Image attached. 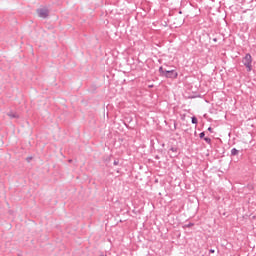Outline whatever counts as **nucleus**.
Instances as JSON below:
<instances>
[{"label": "nucleus", "mask_w": 256, "mask_h": 256, "mask_svg": "<svg viewBox=\"0 0 256 256\" xmlns=\"http://www.w3.org/2000/svg\"><path fill=\"white\" fill-rule=\"evenodd\" d=\"M158 71L160 77H165L166 79H177V77H179L177 70H167L163 68V66H160Z\"/></svg>", "instance_id": "f257e3e1"}, {"label": "nucleus", "mask_w": 256, "mask_h": 256, "mask_svg": "<svg viewBox=\"0 0 256 256\" xmlns=\"http://www.w3.org/2000/svg\"><path fill=\"white\" fill-rule=\"evenodd\" d=\"M242 63L246 67L248 73L253 71V57L250 53H247L245 57L242 58Z\"/></svg>", "instance_id": "f03ea898"}, {"label": "nucleus", "mask_w": 256, "mask_h": 256, "mask_svg": "<svg viewBox=\"0 0 256 256\" xmlns=\"http://www.w3.org/2000/svg\"><path fill=\"white\" fill-rule=\"evenodd\" d=\"M38 17L42 19H47L49 17V10L47 8H39L37 9Z\"/></svg>", "instance_id": "7ed1b4c3"}, {"label": "nucleus", "mask_w": 256, "mask_h": 256, "mask_svg": "<svg viewBox=\"0 0 256 256\" xmlns=\"http://www.w3.org/2000/svg\"><path fill=\"white\" fill-rule=\"evenodd\" d=\"M8 117H10V119H19V114L13 112V111H10L7 113Z\"/></svg>", "instance_id": "20e7f679"}, {"label": "nucleus", "mask_w": 256, "mask_h": 256, "mask_svg": "<svg viewBox=\"0 0 256 256\" xmlns=\"http://www.w3.org/2000/svg\"><path fill=\"white\" fill-rule=\"evenodd\" d=\"M231 155H232V157H235V156L239 155V150H237L236 148H233L231 150Z\"/></svg>", "instance_id": "39448f33"}, {"label": "nucleus", "mask_w": 256, "mask_h": 256, "mask_svg": "<svg viewBox=\"0 0 256 256\" xmlns=\"http://www.w3.org/2000/svg\"><path fill=\"white\" fill-rule=\"evenodd\" d=\"M191 119H192V124L197 125L198 123L197 117L193 116Z\"/></svg>", "instance_id": "423d86ee"}, {"label": "nucleus", "mask_w": 256, "mask_h": 256, "mask_svg": "<svg viewBox=\"0 0 256 256\" xmlns=\"http://www.w3.org/2000/svg\"><path fill=\"white\" fill-rule=\"evenodd\" d=\"M204 141H205L208 145H211V138L205 137V138H204Z\"/></svg>", "instance_id": "0eeeda50"}, {"label": "nucleus", "mask_w": 256, "mask_h": 256, "mask_svg": "<svg viewBox=\"0 0 256 256\" xmlns=\"http://www.w3.org/2000/svg\"><path fill=\"white\" fill-rule=\"evenodd\" d=\"M170 151H172V153H177L178 150H177V147H171Z\"/></svg>", "instance_id": "6e6552de"}, {"label": "nucleus", "mask_w": 256, "mask_h": 256, "mask_svg": "<svg viewBox=\"0 0 256 256\" xmlns=\"http://www.w3.org/2000/svg\"><path fill=\"white\" fill-rule=\"evenodd\" d=\"M199 137H200V139H204V138H205V132H201V133L199 134Z\"/></svg>", "instance_id": "1a4fd4ad"}, {"label": "nucleus", "mask_w": 256, "mask_h": 256, "mask_svg": "<svg viewBox=\"0 0 256 256\" xmlns=\"http://www.w3.org/2000/svg\"><path fill=\"white\" fill-rule=\"evenodd\" d=\"M113 165H119V160H115Z\"/></svg>", "instance_id": "9d476101"}, {"label": "nucleus", "mask_w": 256, "mask_h": 256, "mask_svg": "<svg viewBox=\"0 0 256 256\" xmlns=\"http://www.w3.org/2000/svg\"><path fill=\"white\" fill-rule=\"evenodd\" d=\"M208 131H209L210 133H213V128H212V127H209V128H208Z\"/></svg>", "instance_id": "9b49d317"}, {"label": "nucleus", "mask_w": 256, "mask_h": 256, "mask_svg": "<svg viewBox=\"0 0 256 256\" xmlns=\"http://www.w3.org/2000/svg\"><path fill=\"white\" fill-rule=\"evenodd\" d=\"M174 129H177V122H174Z\"/></svg>", "instance_id": "f8f14e48"}, {"label": "nucleus", "mask_w": 256, "mask_h": 256, "mask_svg": "<svg viewBox=\"0 0 256 256\" xmlns=\"http://www.w3.org/2000/svg\"><path fill=\"white\" fill-rule=\"evenodd\" d=\"M187 227H193V223H189Z\"/></svg>", "instance_id": "ddd939ff"}, {"label": "nucleus", "mask_w": 256, "mask_h": 256, "mask_svg": "<svg viewBox=\"0 0 256 256\" xmlns=\"http://www.w3.org/2000/svg\"><path fill=\"white\" fill-rule=\"evenodd\" d=\"M209 253H215V250L210 249V250H209Z\"/></svg>", "instance_id": "4468645a"}, {"label": "nucleus", "mask_w": 256, "mask_h": 256, "mask_svg": "<svg viewBox=\"0 0 256 256\" xmlns=\"http://www.w3.org/2000/svg\"><path fill=\"white\" fill-rule=\"evenodd\" d=\"M27 161H28V162L31 161V158H27Z\"/></svg>", "instance_id": "2eb2a0df"}, {"label": "nucleus", "mask_w": 256, "mask_h": 256, "mask_svg": "<svg viewBox=\"0 0 256 256\" xmlns=\"http://www.w3.org/2000/svg\"><path fill=\"white\" fill-rule=\"evenodd\" d=\"M149 87H153V85H150Z\"/></svg>", "instance_id": "dca6fc26"}]
</instances>
